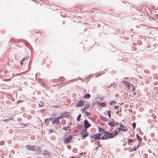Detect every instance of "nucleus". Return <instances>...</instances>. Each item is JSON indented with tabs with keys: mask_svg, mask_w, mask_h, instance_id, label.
Masks as SVG:
<instances>
[{
	"mask_svg": "<svg viewBox=\"0 0 158 158\" xmlns=\"http://www.w3.org/2000/svg\"><path fill=\"white\" fill-rule=\"evenodd\" d=\"M118 113H119V111H117V112H116V114H118Z\"/></svg>",
	"mask_w": 158,
	"mask_h": 158,
	"instance_id": "35",
	"label": "nucleus"
},
{
	"mask_svg": "<svg viewBox=\"0 0 158 158\" xmlns=\"http://www.w3.org/2000/svg\"><path fill=\"white\" fill-rule=\"evenodd\" d=\"M99 118L105 122H106L107 121V119L105 118L104 117H103L101 116H99Z\"/></svg>",
	"mask_w": 158,
	"mask_h": 158,
	"instance_id": "10",
	"label": "nucleus"
},
{
	"mask_svg": "<svg viewBox=\"0 0 158 158\" xmlns=\"http://www.w3.org/2000/svg\"><path fill=\"white\" fill-rule=\"evenodd\" d=\"M138 145L136 147H135L132 151H134L136 150L138 148Z\"/></svg>",
	"mask_w": 158,
	"mask_h": 158,
	"instance_id": "29",
	"label": "nucleus"
},
{
	"mask_svg": "<svg viewBox=\"0 0 158 158\" xmlns=\"http://www.w3.org/2000/svg\"><path fill=\"white\" fill-rule=\"evenodd\" d=\"M35 146L30 145H27L26 146V148L28 150L34 151L35 149Z\"/></svg>",
	"mask_w": 158,
	"mask_h": 158,
	"instance_id": "4",
	"label": "nucleus"
},
{
	"mask_svg": "<svg viewBox=\"0 0 158 158\" xmlns=\"http://www.w3.org/2000/svg\"><path fill=\"white\" fill-rule=\"evenodd\" d=\"M84 102L83 101L80 100L79 102L77 103L76 106L77 107H81L84 105Z\"/></svg>",
	"mask_w": 158,
	"mask_h": 158,
	"instance_id": "9",
	"label": "nucleus"
},
{
	"mask_svg": "<svg viewBox=\"0 0 158 158\" xmlns=\"http://www.w3.org/2000/svg\"><path fill=\"white\" fill-rule=\"evenodd\" d=\"M81 126L80 125L79 126H78L77 127V128H78V129H80V128H81Z\"/></svg>",
	"mask_w": 158,
	"mask_h": 158,
	"instance_id": "32",
	"label": "nucleus"
},
{
	"mask_svg": "<svg viewBox=\"0 0 158 158\" xmlns=\"http://www.w3.org/2000/svg\"><path fill=\"white\" fill-rule=\"evenodd\" d=\"M136 124L134 123H132V126L134 129H135L136 127Z\"/></svg>",
	"mask_w": 158,
	"mask_h": 158,
	"instance_id": "25",
	"label": "nucleus"
},
{
	"mask_svg": "<svg viewBox=\"0 0 158 158\" xmlns=\"http://www.w3.org/2000/svg\"><path fill=\"white\" fill-rule=\"evenodd\" d=\"M70 116L69 114V116H68V117H68V118H69V117H70Z\"/></svg>",
	"mask_w": 158,
	"mask_h": 158,
	"instance_id": "36",
	"label": "nucleus"
},
{
	"mask_svg": "<svg viewBox=\"0 0 158 158\" xmlns=\"http://www.w3.org/2000/svg\"><path fill=\"white\" fill-rule=\"evenodd\" d=\"M118 134V133L117 131H114L110 133L107 132H104V135L101 137V139L102 140H106L112 138Z\"/></svg>",
	"mask_w": 158,
	"mask_h": 158,
	"instance_id": "1",
	"label": "nucleus"
},
{
	"mask_svg": "<svg viewBox=\"0 0 158 158\" xmlns=\"http://www.w3.org/2000/svg\"><path fill=\"white\" fill-rule=\"evenodd\" d=\"M87 128H85L83 129V130L81 131V134L87 133Z\"/></svg>",
	"mask_w": 158,
	"mask_h": 158,
	"instance_id": "16",
	"label": "nucleus"
},
{
	"mask_svg": "<svg viewBox=\"0 0 158 158\" xmlns=\"http://www.w3.org/2000/svg\"><path fill=\"white\" fill-rule=\"evenodd\" d=\"M121 111V109L120 110V111Z\"/></svg>",
	"mask_w": 158,
	"mask_h": 158,
	"instance_id": "41",
	"label": "nucleus"
},
{
	"mask_svg": "<svg viewBox=\"0 0 158 158\" xmlns=\"http://www.w3.org/2000/svg\"><path fill=\"white\" fill-rule=\"evenodd\" d=\"M107 111L108 112L107 113V114L108 115V116L110 118V112L111 111L110 110H107Z\"/></svg>",
	"mask_w": 158,
	"mask_h": 158,
	"instance_id": "22",
	"label": "nucleus"
},
{
	"mask_svg": "<svg viewBox=\"0 0 158 158\" xmlns=\"http://www.w3.org/2000/svg\"><path fill=\"white\" fill-rule=\"evenodd\" d=\"M31 33L32 34H35V33L34 32V31H31Z\"/></svg>",
	"mask_w": 158,
	"mask_h": 158,
	"instance_id": "34",
	"label": "nucleus"
},
{
	"mask_svg": "<svg viewBox=\"0 0 158 158\" xmlns=\"http://www.w3.org/2000/svg\"><path fill=\"white\" fill-rule=\"evenodd\" d=\"M64 79V78L63 77H60V81H62V80Z\"/></svg>",
	"mask_w": 158,
	"mask_h": 158,
	"instance_id": "27",
	"label": "nucleus"
},
{
	"mask_svg": "<svg viewBox=\"0 0 158 158\" xmlns=\"http://www.w3.org/2000/svg\"><path fill=\"white\" fill-rule=\"evenodd\" d=\"M122 83L123 84L127 86V89L128 90L130 89V87L131 86V85H132L131 83L128 81H123Z\"/></svg>",
	"mask_w": 158,
	"mask_h": 158,
	"instance_id": "8",
	"label": "nucleus"
},
{
	"mask_svg": "<svg viewBox=\"0 0 158 158\" xmlns=\"http://www.w3.org/2000/svg\"><path fill=\"white\" fill-rule=\"evenodd\" d=\"M136 136L138 139H139V140L140 141L142 140V138L140 137L138 134H137Z\"/></svg>",
	"mask_w": 158,
	"mask_h": 158,
	"instance_id": "19",
	"label": "nucleus"
},
{
	"mask_svg": "<svg viewBox=\"0 0 158 158\" xmlns=\"http://www.w3.org/2000/svg\"><path fill=\"white\" fill-rule=\"evenodd\" d=\"M69 126H65L63 127V129L64 130L66 131L69 128Z\"/></svg>",
	"mask_w": 158,
	"mask_h": 158,
	"instance_id": "20",
	"label": "nucleus"
},
{
	"mask_svg": "<svg viewBox=\"0 0 158 158\" xmlns=\"http://www.w3.org/2000/svg\"><path fill=\"white\" fill-rule=\"evenodd\" d=\"M118 129L119 131L121 130L123 131H126L127 130V127L124 126L121 124H120V128H119Z\"/></svg>",
	"mask_w": 158,
	"mask_h": 158,
	"instance_id": "7",
	"label": "nucleus"
},
{
	"mask_svg": "<svg viewBox=\"0 0 158 158\" xmlns=\"http://www.w3.org/2000/svg\"><path fill=\"white\" fill-rule=\"evenodd\" d=\"M84 113H85V114L87 116L90 115V114L89 112L85 111L84 112Z\"/></svg>",
	"mask_w": 158,
	"mask_h": 158,
	"instance_id": "23",
	"label": "nucleus"
},
{
	"mask_svg": "<svg viewBox=\"0 0 158 158\" xmlns=\"http://www.w3.org/2000/svg\"><path fill=\"white\" fill-rule=\"evenodd\" d=\"M134 95H135V92L134 93Z\"/></svg>",
	"mask_w": 158,
	"mask_h": 158,
	"instance_id": "39",
	"label": "nucleus"
},
{
	"mask_svg": "<svg viewBox=\"0 0 158 158\" xmlns=\"http://www.w3.org/2000/svg\"><path fill=\"white\" fill-rule=\"evenodd\" d=\"M24 61V59H23L21 60L20 61V63L21 64V65H23V62Z\"/></svg>",
	"mask_w": 158,
	"mask_h": 158,
	"instance_id": "26",
	"label": "nucleus"
},
{
	"mask_svg": "<svg viewBox=\"0 0 158 158\" xmlns=\"http://www.w3.org/2000/svg\"><path fill=\"white\" fill-rule=\"evenodd\" d=\"M72 158H75V157H73Z\"/></svg>",
	"mask_w": 158,
	"mask_h": 158,
	"instance_id": "38",
	"label": "nucleus"
},
{
	"mask_svg": "<svg viewBox=\"0 0 158 158\" xmlns=\"http://www.w3.org/2000/svg\"><path fill=\"white\" fill-rule=\"evenodd\" d=\"M91 126L90 124L89 123L88 121L86 120H85L84 122V126L86 128H88Z\"/></svg>",
	"mask_w": 158,
	"mask_h": 158,
	"instance_id": "6",
	"label": "nucleus"
},
{
	"mask_svg": "<svg viewBox=\"0 0 158 158\" xmlns=\"http://www.w3.org/2000/svg\"><path fill=\"white\" fill-rule=\"evenodd\" d=\"M82 135L83 138H85L86 136H88V133H86L84 134H82Z\"/></svg>",
	"mask_w": 158,
	"mask_h": 158,
	"instance_id": "18",
	"label": "nucleus"
},
{
	"mask_svg": "<svg viewBox=\"0 0 158 158\" xmlns=\"http://www.w3.org/2000/svg\"><path fill=\"white\" fill-rule=\"evenodd\" d=\"M102 135V133H98L97 134H94L92 136L93 138L95 139H101V136Z\"/></svg>",
	"mask_w": 158,
	"mask_h": 158,
	"instance_id": "3",
	"label": "nucleus"
},
{
	"mask_svg": "<svg viewBox=\"0 0 158 158\" xmlns=\"http://www.w3.org/2000/svg\"><path fill=\"white\" fill-rule=\"evenodd\" d=\"M49 119L53 124H57V123L59 121L58 118H51Z\"/></svg>",
	"mask_w": 158,
	"mask_h": 158,
	"instance_id": "5",
	"label": "nucleus"
},
{
	"mask_svg": "<svg viewBox=\"0 0 158 158\" xmlns=\"http://www.w3.org/2000/svg\"><path fill=\"white\" fill-rule=\"evenodd\" d=\"M89 107V104H87L85 105L84 107L86 109H87Z\"/></svg>",
	"mask_w": 158,
	"mask_h": 158,
	"instance_id": "21",
	"label": "nucleus"
},
{
	"mask_svg": "<svg viewBox=\"0 0 158 158\" xmlns=\"http://www.w3.org/2000/svg\"><path fill=\"white\" fill-rule=\"evenodd\" d=\"M108 124L109 126L113 127H114L115 125V123L112 122L110 123H108Z\"/></svg>",
	"mask_w": 158,
	"mask_h": 158,
	"instance_id": "13",
	"label": "nucleus"
},
{
	"mask_svg": "<svg viewBox=\"0 0 158 158\" xmlns=\"http://www.w3.org/2000/svg\"><path fill=\"white\" fill-rule=\"evenodd\" d=\"M63 137V142L65 143H70L73 139V136L72 135H69L68 137Z\"/></svg>",
	"mask_w": 158,
	"mask_h": 158,
	"instance_id": "2",
	"label": "nucleus"
},
{
	"mask_svg": "<svg viewBox=\"0 0 158 158\" xmlns=\"http://www.w3.org/2000/svg\"><path fill=\"white\" fill-rule=\"evenodd\" d=\"M53 131L54 132H56V131Z\"/></svg>",
	"mask_w": 158,
	"mask_h": 158,
	"instance_id": "42",
	"label": "nucleus"
},
{
	"mask_svg": "<svg viewBox=\"0 0 158 158\" xmlns=\"http://www.w3.org/2000/svg\"><path fill=\"white\" fill-rule=\"evenodd\" d=\"M81 110L82 111H84L85 110H86V109L84 107H82L81 108Z\"/></svg>",
	"mask_w": 158,
	"mask_h": 158,
	"instance_id": "30",
	"label": "nucleus"
},
{
	"mask_svg": "<svg viewBox=\"0 0 158 158\" xmlns=\"http://www.w3.org/2000/svg\"><path fill=\"white\" fill-rule=\"evenodd\" d=\"M100 105L101 106L104 107H106V106L107 105L106 104L105 102H102L100 104Z\"/></svg>",
	"mask_w": 158,
	"mask_h": 158,
	"instance_id": "17",
	"label": "nucleus"
},
{
	"mask_svg": "<svg viewBox=\"0 0 158 158\" xmlns=\"http://www.w3.org/2000/svg\"><path fill=\"white\" fill-rule=\"evenodd\" d=\"M91 96L89 94H85L83 96V98L89 99L90 98Z\"/></svg>",
	"mask_w": 158,
	"mask_h": 158,
	"instance_id": "11",
	"label": "nucleus"
},
{
	"mask_svg": "<svg viewBox=\"0 0 158 158\" xmlns=\"http://www.w3.org/2000/svg\"><path fill=\"white\" fill-rule=\"evenodd\" d=\"M114 108H115V109H117L119 107L118 106H114Z\"/></svg>",
	"mask_w": 158,
	"mask_h": 158,
	"instance_id": "33",
	"label": "nucleus"
},
{
	"mask_svg": "<svg viewBox=\"0 0 158 158\" xmlns=\"http://www.w3.org/2000/svg\"><path fill=\"white\" fill-rule=\"evenodd\" d=\"M133 140L132 139H129L128 141V143L129 144V145H130V143H132V142H133Z\"/></svg>",
	"mask_w": 158,
	"mask_h": 158,
	"instance_id": "24",
	"label": "nucleus"
},
{
	"mask_svg": "<svg viewBox=\"0 0 158 158\" xmlns=\"http://www.w3.org/2000/svg\"><path fill=\"white\" fill-rule=\"evenodd\" d=\"M132 86L133 87V89L132 90V92H133L135 91V89L133 85H132Z\"/></svg>",
	"mask_w": 158,
	"mask_h": 158,
	"instance_id": "31",
	"label": "nucleus"
},
{
	"mask_svg": "<svg viewBox=\"0 0 158 158\" xmlns=\"http://www.w3.org/2000/svg\"><path fill=\"white\" fill-rule=\"evenodd\" d=\"M117 104V102L115 101H112L110 103V104L112 106H114V105Z\"/></svg>",
	"mask_w": 158,
	"mask_h": 158,
	"instance_id": "12",
	"label": "nucleus"
},
{
	"mask_svg": "<svg viewBox=\"0 0 158 158\" xmlns=\"http://www.w3.org/2000/svg\"><path fill=\"white\" fill-rule=\"evenodd\" d=\"M116 123L117 124H118V123Z\"/></svg>",
	"mask_w": 158,
	"mask_h": 158,
	"instance_id": "40",
	"label": "nucleus"
},
{
	"mask_svg": "<svg viewBox=\"0 0 158 158\" xmlns=\"http://www.w3.org/2000/svg\"><path fill=\"white\" fill-rule=\"evenodd\" d=\"M81 117V114H79L78 115V116L77 117V120L78 121H79L80 120V118Z\"/></svg>",
	"mask_w": 158,
	"mask_h": 158,
	"instance_id": "28",
	"label": "nucleus"
},
{
	"mask_svg": "<svg viewBox=\"0 0 158 158\" xmlns=\"http://www.w3.org/2000/svg\"><path fill=\"white\" fill-rule=\"evenodd\" d=\"M125 145V144H123V146H124Z\"/></svg>",
	"mask_w": 158,
	"mask_h": 158,
	"instance_id": "44",
	"label": "nucleus"
},
{
	"mask_svg": "<svg viewBox=\"0 0 158 158\" xmlns=\"http://www.w3.org/2000/svg\"><path fill=\"white\" fill-rule=\"evenodd\" d=\"M98 143L99 144V141L98 142Z\"/></svg>",
	"mask_w": 158,
	"mask_h": 158,
	"instance_id": "43",
	"label": "nucleus"
},
{
	"mask_svg": "<svg viewBox=\"0 0 158 158\" xmlns=\"http://www.w3.org/2000/svg\"><path fill=\"white\" fill-rule=\"evenodd\" d=\"M44 156H50V154L48 151H46L44 153H43Z\"/></svg>",
	"mask_w": 158,
	"mask_h": 158,
	"instance_id": "15",
	"label": "nucleus"
},
{
	"mask_svg": "<svg viewBox=\"0 0 158 158\" xmlns=\"http://www.w3.org/2000/svg\"><path fill=\"white\" fill-rule=\"evenodd\" d=\"M98 129L99 131L100 132H102V133H101L102 134V135H104V132H106V131H104V130L102 128H99Z\"/></svg>",
	"mask_w": 158,
	"mask_h": 158,
	"instance_id": "14",
	"label": "nucleus"
},
{
	"mask_svg": "<svg viewBox=\"0 0 158 158\" xmlns=\"http://www.w3.org/2000/svg\"><path fill=\"white\" fill-rule=\"evenodd\" d=\"M36 33H38L39 32L38 31L36 32Z\"/></svg>",
	"mask_w": 158,
	"mask_h": 158,
	"instance_id": "37",
	"label": "nucleus"
}]
</instances>
